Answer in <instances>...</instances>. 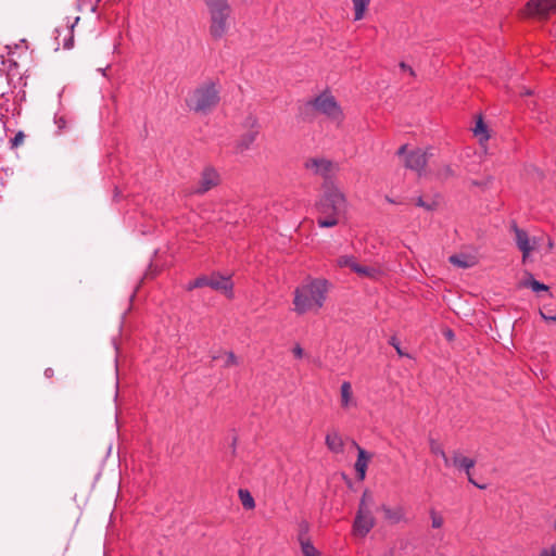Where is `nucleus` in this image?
Instances as JSON below:
<instances>
[{"label": "nucleus", "instance_id": "nucleus-28", "mask_svg": "<svg viewBox=\"0 0 556 556\" xmlns=\"http://www.w3.org/2000/svg\"><path fill=\"white\" fill-rule=\"evenodd\" d=\"M222 355L225 356V367H230L238 364L237 357L232 352H220V355H214L213 359H218Z\"/></svg>", "mask_w": 556, "mask_h": 556}, {"label": "nucleus", "instance_id": "nucleus-17", "mask_svg": "<svg viewBox=\"0 0 556 556\" xmlns=\"http://www.w3.org/2000/svg\"><path fill=\"white\" fill-rule=\"evenodd\" d=\"M326 446L332 453H342L344 450V441L338 430H330L325 439Z\"/></svg>", "mask_w": 556, "mask_h": 556}, {"label": "nucleus", "instance_id": "nucleus-21", "mask_svg": "<svg viewBox=\"0 0 556 556\" xmlns=\"http://www.w3.org/2000/svg\"><path fill=\"white\" fill-rule=\"evenodd\" d=\"M211 14L230 13L227 0H205Z\"/></svg>", "mask_w": 556, "mask_h": 556}, {"label": "nucleus", "instance_id": "nucleus-38", "mask_svg": "<svg viewBox=\"0 0 556 556\" xmlns=\"http://www.w3.org/2000/svg\"><path fill=\"white\" fill-rule=\"evenodd\" d=\"M400 67H401V70L407 72L412 77H415L414 70L409 65H407L406 63L401 62L400 63Z\"/></svg>", "mask_w": 556, "mask_h": 556}, {"label": "nucleus", "instance_id": "nucleus-12", "mask_svg": "<svg viewBox=\"0 0 556 556\" xmlns=\"http://www.w3.org/2000/svg\"><path fill=\"white\" fill-rule=\"evenodd\" d=\"M451 466L453 465L457 469L465 470L468 480L473 485L478 486L479 489H485V485L478 484L471 477L470 470L475 467L476 462L469 457L464 456L458 450L453 451L452 457L450 458Z\"/></svg>", "mask_w": 556, "mask_h": 556}, {"label": "nucleus", "instance_id": "nucleus-30", "mask_svg": "<svg viewBox=\"0 0 556 556\" xmlns=\"http://www.w3.org/2000/svg\"><path fill=\"white\" fill-rule=\"evenodd\" d=\"M431 525L433 528H441L443 526V517L435 511H431Z\"/></svg>", "mask_w": 556, "mask_h": 556}, {"label": "nucleus", "instance_id": "nucleus-33", "mask_svg": "<svg viewBox=\"0 0 556 556\" xmlns=\"http://www.w3.org/2000/svg\"><path fill=\"white\" fill-rule=\"evenodd\" d=\"M203 279H202V276L201 277H198L197 279H194L193 281L189 282V285L187 286V290H193L195 288H202L203 287Z\"/></svg>", "mask_w": 556, "mask_h": 556}, {"label": "nucleus", "instance_id": "nucleus-23", "mask_svg": "<svg viewBox=\"0 0 556 556\" xmlns=\"http://www.w3.org/2000/svg\"><path fill=\"white\" fill-rule=\"evenodd\" d=\"M473 134H475V136L479 137L480 143H483V142L488 141L489 138H490V135H489V131H488V127L484 124V122H483L481 116H479L477 118V121H476V126L473 128Z\"/></svg>", "mask_w": 556, "mask_h": 556}, {"label": "nucleus", "instance_id": "nucleus-27", "mask_svg": "<svg viewBox=\"0 0 556 556\" xmlns=\"http://www.w3.org/2000/svg\"><path fill=\"white\" fill-rule=\"evenodd\" d=\"M521 286L526 288H531L535 292L547 291L548 289L547 286L535 280L532 276H529L527 279L522 280Z\"/></svg>", "mask_w": 556, "mask_h": 556}, {"label": "nucleus", "instance_id": "nucleus-34", "mask_svg": "<svg viewBox=\"0 0 556 556\" xmlns=\"http://www.w3.org/2000/svg\"><path fill=\"white\" fill-rule=\"evenodd\" d=\"M416 205H418L420 207H424V208H426L428 211L433 210L434 206H435L434 202L433 203H427L420 197L416 200Z\"/></svg>", "mask_w": 556, "mask_h": 556}, {"label": "nucleus", "instance_id": "nucleus-39", "mask_svg": "<svg viewBox=\"0 0 556 556\" xmlns=\"http://www.w3.org/2000/svg\"><path fill=\"white\" fill-rule=\"evenodd\" d=\"M300 533H303L305 536H307V532H308V523L307 522H302L301 526H300Z\"/></svg>", "mask_w": 556, "mask_h": 556}, {"label": "nucleus", "instance_id": "nucleus-7", "mask_svg": "<svg viewBox=\"0 0 556 556\" xmlns=\"http://www.w3.org/2000/svg\"><path fill=\"white\" fill-rule=\"evenodd\" d=\"M432 155L429 149H417L409 152L405 159V166L415 170L419 177L426 175V165L429 157Z\"/></svg>", "mask_w": 556, "mask_h": 556}, {"label": "nucleus", "instance_id": "nucleus-1", "mask_svg": "<svg viewBox=\"0 0 556 556\" xmlns=\"http://www.w3.org/2000/svg\"><path fill=\"white\" fill-rule=\"evenodd\" d=\"M316 210L319 227L330 228L339 225L348 213L345 194L333 184H326L323 194L316 203Z\"/></svg>", "mask_w": 556, "mask_h": 556}, {"label": "nucleus", "instance_id": "nucleus-35", "mask_svg": "<svg viewBox=\"0 0 556 556\" xmlns=\"http://www.w3.org/2000/svg\"><path fill=\"white\" fill-rule=\"evenodd\" d=\"M390 344L396 350L400 356H405L406 354L402 351L399 341L393 337L390 340Z\"/></svg>", "mask_w": 556, "mask_h": 556}, {"label": "nucleus", "instance_id": "nucleus-42", "mask_svg": "<svg viewBox=\"0 0 556 556\" xmlns=\"http://www.w3.org/2000/svg\"><path fill=\"white\" fill-rule=\"evenodd\" d=\"M553 241L548 238L547 239V252L551 251L553 249Z\"/></svg>", "mask_w": 556, "mask_h": 556}, {"label": "nucleus", "instance_id": "nucleus-19", "mask_svg": "<svg viewBox=\"0 0 556 556\" xmlns=\"http://www.w3.org/2000/svg\"><path fill=\"white\" fill-rule=\"evenodd\" d=\"M340 403L344 409L356 406V400L353 394L352 386L344 381L340 388Z\"/></svg>", "mask_w": 556, "mask_h": 556}, {"label": "nucleus", "instance_id": "nucleus-8", "mask_svg": "<svg viewBox=\"0 0 556 556\" xmlns=\"http://www.w3.org/2000/svg\"><path fill=\"white\" fill-rule=\"evenodd\" d=\"M203 287H210L213 290H216L227 298L231 299L233 296V283L230 277H225L219 274H213L211 276H202Z\"/></svg>", "mask_w": 556, "mask_h": 556}, {"label": "nucleus", "instance_id": "nucleus-9", "mask_svg": "<svg viewBox=\"0 0 556 556\" xmlns=\"http://www.w3.org/2000/svg\"><path fill=\"white\" fill-rule=\"evenodd\" d=\"M513 229L515 232L517 247L522 252L523 258H526L532 251L539 250L541 248L543 238H530L525 230L519 229L516 225L513 227Z\"/></svg>", "mask_w": 556, "mask_h": 556}, {"label": "nucleus", "instance_id": "nucleus-32", "mask_svg": "<svg viewBox=\"0 0 556 556\" xmlns=\"http://www.w3.org/2000/svg\"><path fill=\"white\" fill-rule=\"evenodd\" d=\"M24 140H25V135L23 131H18L14 138L12 139L11 143H12V147L13 148H17L20 147L21 144L24 143Z\"/></svg>", "mask_w": 556, "mask_h": 556}, {"label": "nucleus", "instance_id": "nucleus-36", "mask_svg": "<svg viewBox=\"0 0 556 556\" xmlns=\"http://www.w3.org/2000/svg\"><path fill=\"white\" fill-rule=\"evenodd\" d=\"M541 556H556V544L552 545L549 548H545L541 552Z\"/></svg>", "mask_w": 556, "mask_h": 556}, {"label": "nucleus", "instance_id": "nucleus-11", "mask_svg": "<svg viewBox=\"0 0 556 556\" xmlns=\"http://www.w3.org/2000/svg\"><path fill=\"white\" fill-rule=\"evenodd\" d=\"M375 526V517L371 509L358 508L354 521V532L356 535L365 536Z\"/></svg>", "mask_w": 556, "mask_h": 556}, {"label": "nucleus", "instance_id": "nucleus-26", "mask_svg": "<svg viewBox=\"0 0 556 556\" xmlns=\"http://www.w3.org/2000/svg\"><path fill=\"white\" fill-rule=\"evenodd\" d=\"M368 3V0H353L355 21H359L364 17Z\"/></svg>", "mask_w": 556, "mask_h": 556}, {"label": "nucleus", "instance_id": "nucleus-45", "mask_svg": "<svg viewBox=\"0 0 556 556\" xmlns=\"http://www.w3.org/2000/svg\"><path fill=\"white\" fill-rule=\"evenodd\" d=\"M49 370H45V374L48 376H51V372H48Z\"/></svg>", "mask_w": 556, "mask_h": 556}, {"label": "nucleus", "instance_id": "nucleus-14", "mask_svg": "<svg viewBox=\"0 0 556 556\" xmlns=\"http://www.w3.org/2000/svg\"><path fill=\"white\" fill-rule=\"evenodd\" d=\"M230 13L211 14L210 31L214 38H222L227 31V20Z\"/></svg>", "mask_w": 556, "mask_h": 556}, {"label": "nucleus", "instance_id": "nucleus-40", "mask_svg": "<svg viewBox=\"0 0 556 556\" xmlns=\"http://www.w3.org/2000/svg\"><path fill=\"white\" fill-rule=\"evenodd\" d=\"M443 333L448 341L454 339V332L451 329H445Z\"/></svg>", "mask_w": 556, "mask_h": 556}, {"label": "nucleus", "instance_id": "nucleus-46", "mask_svg": "<svg viewBox=\"0 0 556 556\" xmlns=\"http://www.w3.org/2000/svg\"><path fill=\"white\" fill-rule=\"evenodd\" d=\"M49 370H45V374L48 376H51V372H48Z\"/></svg>", "mask_w": 556, "mask_h": 556}, {"label": "nucleus", "instance_id": "nucleus-15", "mask_svg": "<svg viewBox=\"0 0 556 556\" xmlns=\"http://www.w3.org/2000/svg\"><path fill=\"white\" fill-rule=\"evenodd\" d=\"M384 519L389 525H396L406 521L405 509L403 506L390 507L387 505L381 506Z\"/></svg>", "mask_w": 556, "mask_h": 556}, {"label": "nucleus", "instance_id": "nucleus-3", "mask_svg": "<svg viewBox=\"0 0 556 556\" xmlns=\"http://www.w3.org/2000/svg\"><path fill=\"white\" fill-rule=\"evenodd\" d=\"M336 264L341 268L348 267L352 273L356 274L358 278L370 281H379L387 274L386 268L380 263L361 262L353 255H341L337 258Z\"/></svg>", "mask_w": 556, "mask_h": 556}, {"label": "nucleus", "instance_id": "nucleus-5", "mask_svg": "<svg viewBox=\"0 0 556 556\" xmlns=\"http://www.w3.org/2000/svg\"><path fill=\"white\" fill-rule=\"evenodd\" d=\"M313 106L319 113L327 115L333 122L340 124L343 113L336 99L329 93H321L313 101Z\"/></svg>", "mask_w": 556, "mask_h": 556}, {"label": "nucleus", "instance_id": "nucleus-47", "mask_svg": "<svg viewBox=\"0 0 556 556\" xmlns=\"http://www.w3.org/2000/svg\"><path fill=\"white\" fill-rule=\"evenodd\" d=\"M553 527H554V529L556 530V521H554Z\"/></svg>", "mask_w": 556, "mask_h": 556}, {"label": "nucleus", "instance_id": "nucleus-43", "mask_svg": "<svg viewBox=\"0 0 556 556\" xmlns=\"http://www.w3.org/2000/svg\"><path fill=\"white\" fill-rule=\"evenodd\" d=\"M405 151H406V146H402V147L399 149V152H397V153H399L400 155H402V154H404V153H405Z\"/></svg>", "mask_w": 556, "mask_h": 556}, {"label": "nucleus", "instance_id": "nucleus-37", "mask_svg": "<svg viewBox=\"0 0 556 556\" xmlns=\"http://www.w3.org/2000/svg\"><path fill=\"white\" fill-rule=\"evenodd\" d=\"M292 353L295 357L298 358H302L305 353H304V350L299 345L296 344L293 349H292Z\"/></svg>", "mask_w": 556, "mask_h": 556}, {"label": "nucleus", "instance_id": "nucleus-6", "mask_svg": "<svg viewBox=\"0 0 556 556\" xmlns=\"http://www.w3.org/2000/svg\"><path fill=\"white\" fill-rule=\"evenodd\" d=\"M556 12V0H530L528 1L523 14L528 17L539 21L547 20Z\"/></svg>", "mask_w": 556, "mask_h": 556}, {"label": "nucleus", "instance_id": "nucleus-24", "mask_svg": "<svg viewBox=\"0 0 556 556\" xmlns=\"http://www.w3.org/2000/svg\"><path fill=\"white\" fill-rule=\"evenodd\" d=\"M429 447H430V452L432 454L440 456L444 460V465L446 467L451 466V460L446 456V454L439 441H437L435 439H429Z\"/></svg>", "mask_w": 556, "mask_h": 556}, {"label": "nucleus", "instance_id": "nucleus-18", "mask_svg": "<svg viewBox=\"0 0 556 556\" xmlns=\"http://www.w3.org/2000/svg\"><path fill=\"white\" fill-rule=\"evenodd\" d=\"M370 459L371 455L367 453L363 447L357 446V459L355 463V470L357 472L358 480L365 479L367 466Z\"/></svg>", "mask_w": 556, "mask_h": 556}, {"label": "nucleus", "instance_id": "nucleus-41", "mask_svg": "<svg viewBox=\"0 0 556 556\" xmlns=\"http://www.w3.org/2000/svg\"><path fill=\"white\" fill-rule=\"evenodd\" d=\"M541 316H542L545 320L556 321V316H547V315H545L544 313H541Z\"/></svg>", "mask_w": 556, "mask_h": 556}, {"label": "nucleus", "instance_id": "nucleus-44", "mask_svg": "<svg viewBox=\"0 0 556 556\" xmlns=\"http://www.w3.org/2000/svg\"><path fill=\"white\" fill-rule=\"evenodd\" d=\"M357 446H359L355 441H352V447H355L357 450Z\"/></svg>", "mask_w": 556, "mask_h": 556}, {"label": "nucleus", "instance_id": "nucleus-4", "mask_svg": "<svg viewBox=\"0 0 556 556\" xmlns=\"http://www.w3.org/2000/svg\"><path fill=\"white\" fill-rule=\"evenodd\" d=\"M218 102L219 91L214 83H205L199 86L186 99L187 105L198 113H207Z\"/></svg>", "mask_w": 556, "mask_h": 556}, {"label": "nucleus", "instance_id": "nucleus-2", "mask_svg": "<svg viewBox=\"0 0 556 556\" xmlns=\"http://www.w3.org/2000/svg\"><path fill=\"white\" fill-rule=\"evenodd\" d=\"M329 283L321 278H307L294 290V311L302 315L307 312H318L327 298Z\"/></svg>", "mask_w": 556, "mask_h": 556}, {"label": "nucleus", "instance_id": "nucleus-16", "mask_svg": "<svg viewBox=\"0 0 556 556\" xmlns=\"http://www.w3.org/2000/svg\"><path fill=\"white\" fill-rule=\"evenodd\" d=\"M248 123L251 125L252 129L243 134L240 140L238 141L237 149L240 152L248 150L251 147V144L255 141L256 136L258 134L256 118L249 117Z\"/></svg>", "mask_w": 556, "mask_h": 556}, {"label": "nucleus", "instance_id": "nucleus-29", "mask_svg": "<svg viewBox=\"0 0 556 556\" xmlns=\"http://www.w3.org/2000/svg\"><path fill=\"white\" fill-rule=\"evenodd\" d=\"M372 505H374L372 494L368 490L364 491L358 508L371 509Z\"/></svg>", "mask_w": 556, "mask_h": 556}, {"label": "nucleus", "instance_id": "nucleus-13", "mask_svg": "<svg viewBox=\"0 0 556 556\" xmlns=\"http://www.w3.org/2000/svg\"><path fill=\"white\" fill-rule=\"evenodd\" d=\"M219 184V175L213 168H205L199 181V188L194 193L203 194Z\"/></svg>", "mask_w": 556, "mask_h": 556}, {"label": "nucleus", "instance_id": "nucleus-20", "mask_svg": "<svg viewBox=\"0 0 556 556\" xmlns=\"http://www.w3.org/2000/svg\"><path fill=\"white\" fill-rule=\"evenodd\" d=\"M450 262L459 268H470L478 263L476 255L468 253H459L450 256Z\"/></svg>", "mask_w": 556, "mask_h": 556}, {"label": "nucleus", "instance_id": "nucleus-25", "mask_svg": "<svg viewBox=\"0 0 556 556\" xmlns=\"http://www.w3.org/2000/svg\"><path fill=\"white\" fill-rule=\"evenodd\" d=\"M239 498L241 501L242 506L245 509H253L255 507V502L250 491L247 489H240L238 491Z\"/></svg>", "mask_w": 556, "mask_h": 556}, {"label": "nucleus", "instance_id": "nucleus-31", "mask_svg": "<svg viewBox=\"0 0 556 556\" xmlns=\"http://www.w3.org/2000/svg\"><path fill=\"white\" fill-rule=\"evenodd\" d=\"M439 178L447 179L448 177L454 176V172L450 165H444L438 173Z\"/></svg>", "mask_w": 556, "mask_h": 556}, {"label": "nucleus", "instance_id": "nucleus-22", "mask_svg": "<svg viewBox=\"0 0 556 556\" xmlns=\"http://www.w3.org/2000/svg\"><path fill=\"white\" fill-rule=\"evenodd\" d=\"M299 543L303 556H320V553L314 547L308 536L303 533L299 535Z\"/></svg>", "mask_w": 556, "mask_h": 556}, {"label": "nucleus", "instance_id": "nucleus-10", "mask_svg": "<svg viewBox=\"0 0 556 556\" xmlns=\"http://www.w3.org/2000/svg\"><path fill=\"white\" fill-rule=\"evenodd\" d=\"M305 167L315 175H319L325 178L329 177L330 175L338 170V165L336 163L324 157H315L307 160L305 162Z\"/></svg>", "mask_w": 556, "mask_h": 556}]
</instances>
